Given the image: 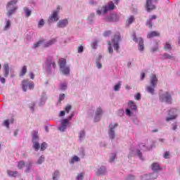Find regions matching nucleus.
<instances>
[{
	"label": "nucleus",
	"instance_id": "55",
	"mask_svg": "<svg viewBox=\"0 0 180 180\" xmlns=\"http://www.w3.org/2000/svg\"><path fill=\"white\" fill-rule=\"evenodd\" d=\"M164 158L168 159L169 158V152H165L164 154Z\"/></svg>",
	"mask_w": 180,
	"mask_h": 180
},
{
	"label": "nucleus",
	"instance_id": "60",
	"mask_svg": "<svg viewBox=\"0 0 180 180\" xmlns=\"http://www.w3.org/2000/svg\"><path fill=\"white\" fill-rule=\"evenodd\" d=\"M115 158H116V155H113V156L110 158V162H113V161H115Z\"/></svg>",
	"mask_w": 180,
	"mask_h": 180
},
{
	"label": "nucleus",
	"instance_id": "38",
	"mask_svg": "<svg viewBox=\"0 0 180 180\" xmlns=\"http://www.w3.org/2000/svg\"><path fill=\"white\" fill-rule=\"evenodd\" d=\"M46 148H47V143H46V142H44L41 145V151H44V150H46Z\"/></svg>",
	"mask_w": 180,
	"mask_h": 180
},
{
	"label": "nucleus",
	"instance_id": "28",
	"mask_svg": "<svg viewBox=\"0 0 180 180\" xmlns=\"http://www.w3.org/2000/svg\"><path fill=\"white\" fill-rule=\"evenodd\" d=\"M102 113H103V110H102V108H101V107L98 108L96 111V117L101 116Z\"/></svg>",
	"mask_w": 180,
	"mask_h": 180
},
{
	"label": "nucleus",
	"instance_id": "61",
	"mask_svg": "<svg viewBox=\"0 0 180 180\" xmlns=\"http://www.w3.org/2000/svg\"><path fill=\"white\" fill-rule=\"evenodd\" d=\"M30 78H31V79H34V74H33V73H30Z\"/></svg>",
	"mask_w": 180,
	"mask_h": 180
},
{
	"label": "nucleus",
	"instance_id": "30",
	"mask_svg": "<svg viewBox=\"0 0 180 180\" xmlns=\"http://www.w3.org/2000/svg\"><path fill=\"white\" fill-rule=\"evenodd\" d=\"M24 11L25 13V16H27V18H29V16H30V15H32V11L29 10V8H25Z\"/></svg>",
	"mask_w": 180,
	"mask_h": 180
},
{
	"label": "nucleus",
	"instance_id": "32",
	"mask_svg": "<svg viewBox=\"0 0 180 180\" xmlns=\"http://www.w3.org/2000/svg\"><path fill=\"white\" fill-rule=\"evenodd\" d=\"M18 9V7H13V9L9 10L7 13V16H12L13 13Z\"/></svg>",
	"mask_w": 180,
	"mask_h": 180
},
{
	"label": "nucleus",
	"instance_id": "36",
	"mask_svg": "<svg viewBox=\"0 0 180 180\" xmlns=\"http://www.w3.org/2000/svg\"><path fill=\"white\" fill-rule=\"evenodd\" d=\"M122 82H119L117 84H115L114 89L115 91H120V85H121Z\"/></svg>",
	"mask_w": 180,
	"mask_h": 180
},
{
	"label": "nucleus",
	"instance_id": "43",
	"mask_svg": "<svg viewBox=\"0 0 180 180\" xmlns=\"http://www.w3.org/2000/svg\"><path fill=\"white\" fill-rule=\"evenodd\" d=\"M9 27H11V21L8 20L7 22H6V25L4 27V30H8V29H9Z\"/></svg>",
	"mask_w": 180,
	"mask_h": 180
},
{
	"label": "nucleus",
	"instance_id": "62",
	"mask_svg": "<svg viewBox=\"0 0 180 180\" xmlns=\"http://www.w3.org/2000/svg\"><path fill=\"white\" fill-rule=\"evenodd\" d=\"M137 155L139 157V158H141V151H140L139 150H137Z\"/></svg>",
	"mask_w": 180,
	"mask_h": 180
},
{
	"label": "nucleus",
	"instance_id": "25",
	"mask_svg": "<svg viewBox=\"0 0 180 180\" xmlns=\"http://www.w3.org/2000/svg\"><path fill=\"white\" fill-rule=\"evenodd\" d=\"M134 22V16L131 15L127 20V26L129 27L131 23Z\"/></svg>",
	"mask_w": 180,
	"mask_h": 180
},
{
	"label": "nucleus",
	"instance_id": "26",
	"mask_svg": "<svg viewBox=\"0 0 180 180\" xmlns=\"http://www.w3.org/2000/svg\"><path fill=\"white\" fill-rule=\"evenodd\" d=\"M18 4V0H12L11 1L8 2L7 4V9L12 8L14 5Z\"/></svg>",
	"mask_w": 180,
	"mask_h": 180
},
{
	"label": "nucleus",
	"instance_id": "63",
	"mask_svg": "<svg viewBox=\"0 0 180 180\" xmlns=\"http://www.w3.org/2000/svg\"><path fill=\"white\" fill-rule=\"evenodd\" d=\"M176 129H178V127L176 126V124H173L172 130H176Z\"/></svg>",
	"mask_w": 180,
	"mask_h": 180
},
{
	"label": "nucleus",
	"instance_id": "54",
	"mask_svg": "<svg viewBox=\"0 0 180 180\" xmlns=\"http://www.w3.org/2000/svg\"><path fill=\"white\" fill-rule=\"evenodd\" d=\"M111 33H112V32H110V31H105L103 34V36H104V37H108V36H109Z\"/></svg>",
	"mask_w": 180,
	"mask_h": 180
},
{
	"label": "nucleus",
	"instance_id": "8",
	"mask_svg": "<svg viewBox=\"0 0 180 180\" xmlns=\"http://www.w3.org/2000/svg\"><path fill=\"white\" fill-rule=\"evenodd\" d=\"M17 167L18 169H22L24 167H26L27 169H25V172H27L28 171H30V168H32V163L29 162L25 164L24 161L21 160L18 162Z\"/></svg>",
	"mask_w": 180,
	"mask_h": 180
},
{
	"label": "nucleus",
	"instance_id": "35",
	"mask_svg": "<svg viewBox=\"0 0 180 180\" xmlns=\"http://www.w3.org/2000/svg\"><path fill=\"white\" fill-rule=\"evenodd\" d=\"M172 46H171V44H169V42H166L165 46H164V49L165 50H171Z\"/></svg>",
	"mask_w": 180,
	"mask_h": 180
},
{
	"label": "nucleus",
	"instance_id": "4",
	"mask_svg": "<svg viewBox=\"0 0 180 180\" xmlns=\"http://www.w3.org/2000/svg\"><path fill=\"white\" fill-rule=\"evenodd\" d=\"M119 126V124L115 123L114 125L112 124H110L108 127L110 128L109 131H108V136L110 137V139H111V140H113V139H115V129H116V127H117Z\"/></svg>",
	"mask_w": 180,
	"mask_h": 180
},
{
	"label": "nucleus",
	"instance_id": "58",
	"mask_svg": "<svg viewBox=\"0 0 180 180\" xmlns=\"http://www.w3.org/2000/svg\"><path fill=\"white\" fill-rule=\"evenodd\" d=\"M108 51H109V53H110V54H112V53H113V48H112V46H110L108 47Z\"/></svg>",
	"mask_w": 180,
	"mask_h": 180
},
{
	"label": "nucleus",
	"instance_id": "59",
	"mask_svg": "<svg viewBox=\"0 0 180 180\" xmlns=\"http://www.w3.org/2000/svg\"><path fill=\"white\" fill-rule=\"evenodd\" d=\"M59 116L60 117L65 116V111L64 110L60 111Z\"/></svg>",
	"mask_w": 180,
	"mask_h": 180
},
{
	"label": "nucleus",
	"instance_id": "48",
	"mask_svg": "<svg viewBox=\"0 0 180 180\" xmlns=\"http://www.w3.org/2000/svg\"><path fill=\"white\" fill-rule=\"evenodd\" d=\"M4 125L7 127V129H9V120H6L4 122Z\"/></svg>",
	"mask_w": 180,
	"mask_h": 180
},
{
	"label": "nucleus",
	"instance_id": "9",
	"mask_svg": "<svg viewBox=\"0 0 180 180\" xmlns=\"http://www.w3.org/2000/svg\"><path fill=\"white\" fill-rule=\"evenodd\" d=\"M120 41V34H117L114 36V38L112 39V42L114 43V49L117 51H119V42Z\"/></svg>",
	"mask_w": 180,
	"mask_h": 180
},
{
	"label": "nucleus",
	"instance_id": "12",
	"mask_svg": "<svg viewBox=\"0 0 180 180\" xmlns=\"http://www.w3.org/2000/svg\"><path fill=\"white\" fill-rule=\"evenodd\" d=\"M58 20V11H53V14L49 18V22H57Z\"/></svg>",
	"mask_w": 180,
	"mask_h": 180
},
{
	"label": "nucleus",
	"instance_id": "1",
	"mask_svg": "<svg viewBox=\"0 0 180 180\" xmlns=\"http://www.w3.org/2000/svg\"><path fill=\"white\" fill-rule=\"evenodd\" d=\"M157 84H158V78L157 77V75H152L150 76V86H146L147 92L151 94V95H154V89H155V86H157Z\"/></svg>",
	"mask_w": 180,
	"mask_h": 180
},
{
	"label": "nucleus",
	"instance_id": "56",
	"mask_svg": "<svg viewBox=\"0 0 180 180\" xmlns=\"http://www.w3.org/2000/svg\"><path fill=\"white\" fill-rule=\"evenodd\" d=\"M96 46H98V41H95L93 42V44H92V47H93V49H96Z\"/></svg>",
	"mask_w": 180,
	"mask_h": 180
},
{
	"label": "nucleus",
	"instance_id": "31",
	"mask_svg": "<svg viewBox=\"0 0 180 180\" xmlns=\"http://www.w3.org/2000/svg\"><path fill=\"white\" fill-rule=\"evenodd\" d=\"M18 9V7H13V9L9 10L7 13V16H12L13 13Z\"/></svg>",
	"mask_w": 180,
	"mask_h": 180
},
{
	"label": "nucleus",
	"instance_id": "52",
	"mask_svg": "<svg viewBox=\"0 0 180 180\" xmlns=\"http://www.w3.org/2000/svg\"><path fill=\"white\" fill-rule=\"evenodd\" d=\"M65 98V94H60L59 96V101L61 102V101H64V98Z\"/></svg>",
	"mask_w": 180,
	"mask_h": 180
},
{
	"label": "nucleus",
	"instance_id": "2",
	"mask_svg": "<svg viewBox=\"0 0 180 180\" xmlns=\"http://www.w3.org/2000/svg\"><path fill=\"white\" fill-rule=\"evenodd\" d=\"M58 64L62 74L64 75H68V74H70V67L65 66L67 64V60L64 58H61L60 59Z\"/></svg>",
	"mask_w": 180,
	"mask_h": 180
},
{
	"label": "nucleus",
	"instance_id": "17",
	"mask_svg": "<svg viewBox=\"0 0 180 180\" xmlns=\"http://www.w3.org/2000/svg\"><path fill=\"white\" fill-rule=\"evenodd\" d=\"M67 25H68V20L65 19V20H59V22H58V27H65V26H67Z\"/></svg>",
	"mask_w": 180,
	"mask_h": 180
},
{
	"label": "nucleus",
	"instance_id": "16",
	"mask_svg": "<svg viewBox=\"0 0 180 180\" xmlns=\"http://www.w3.org/2000/svg\"><path fill=\"white\" fill-rule=\"evenodd\" d=\"M160 32L157 31H151L147 34L148 39H153V37H160Z\"/></svg>",
	"mask_w": 180,
	"mask_h": 180
},
{
	"label": "nucleus",
	"instance_id": "42",
	"mask_svg": "<svg viewBox=\"0 0 180 180\" xmlns=\"http://www.w3.org/2000/svg\"><path fill=\"white\" fill-rule=\"evenodd\" d=\"M163 56L165 57V58H167L169 60H171V58H174V56H172L168 53H164Z\"/></svg>",
	"mask_w": 180,
	"mask_h": 180
},
{
	"label": "nucleus",
	"instance_id": "53",
	"mask_svg": "<svg viewBox=\"0 0 180 180\" xmlns=\"http://www.w3.org/2000/svg\"><path fill=\"white\" fill-rule=\"evenodd\" d=\"M94 18H95V13H91L90 14V15L88 17L89 20H90V22L92 21V19H94Z\"/></svg>",
	"mask_w": 180,
	"mask_h": 180
},
{
	"label": "nucleus",
	"instance_id": "64",
	"mask_svg": "<svg viewBox=\"0 0 180 180\" xmlns=\"http://www.w3.org/2000/svg\"><path fill=\"white\" fill-rule=\"evenodd\" d=\"M96 65L98 68H102V65L101 63H97Z\"/></svg>",
	"mask_w": 180,
	"mask_h": 180
},
{
	"label": "nucleus",
	"instance_id": "37",
	"mask_svg": "<svg viewBox=\"0 0 180 180\" xmlns=\"http://www.w3.org/2000/svg\"><path fill=\"white\" fill-rule=\"evenodd\" d=\"M44 26V20L41 19L38 22V27H43Z\"/></svg>",
	"mask_w": 180,
	"mask_h": 180
},
{
	"label": "nucleus",
	"instance_id": "51",
	"mask_svg": "<svg viewBox=\"0 0 180 180\" xmlns=\"http://www.w3.org/2000/svg\"><path fill=\"white\" fill-rule=\"evenodd\" d=\"M82 51H84V46H78L77 52L78 53H82Z\"/></svg>",
	"mask_w": 180,
	"mask_h": 180
},
{
	"label": "nucleus",
	"instance_id": "3",
	"mask_svg": "<svg viewBox=\"0 0 180 180\" xmlns=\"http://www.w3.org/2000/svg\"><path fill=\"white\" fill-rule=\"evenodd\" d=\"M132 39L134 41H136V43H139V51H144V40H143L141 38H136L135 33L133 34Z\"/></svg>",
	"mask_w": 180,
	"mask_h": 180
},
{
	"label": "nucleus",
	"instance_id": "13",
	"mask_svg": "<svg viewBox=\"0 0 180 180\" xmlns=\"http://www.w3.org/2000/svg\"><path fill=\"white\" fill-rule=\"evenodd\" d=\"M68 119H64L62 120L61 125L59 127L58 129L60 131H65V129H67V126L69 124Z\"/></svg>",
	"mask_w": 180,
	"mask_h": 180
},
{
	"label": "nucleus",
	"instance_id": "15",
	"mask_svg": "<svg viewBox=\"0 0 180 180\" xmlns=\"http://www.w3.org/2000/svg\"><path fill=\"white\" fill-rule=\"evenodd\" d=\"M105 20L106 22H117V20H119V18H117V15L112 14L109 17H107L105 18Z\"/></svg>",
	"mask_w": 180,
	"mask_h": 180
},
{
	"label": "nucleus",
	"instance_id": "57",
	"mask_svg": "<svg viewBox=\"0 0 180 180\" xmlns=\"http://www.w3.org/2000/svg\"><path fill=\"white\" fill-rule=\"evenodd\" d=\"M144 78H146V73L145 72H142L141 74V79L143 81V79H144Z\"/></svg>",
	"mask_w": 180,
	"mask_h": 180
},
{
	"label": "nucleus",
	"instance_id": "40",
	"mask_svg": "<svg viewBox=\"0 0 180 180\" xmlns=\"http://www.w3.org/2000/svg\"><path fill=\"white\" fill-rule=\"evenodd\" d=\"M72 106L71 105H68L65 108V110L66 112V113H70V110H71L72 109Z\"/></svg>",
	"mask_w": 180,
	"mask_h": 180
},
{
	"label": "nucleus",
	"instance_id": "50",
	"mask_svg": "<svg viewBox=\"0 0 180 180\" xmlns=\"http://www.w3.org/2000/svg\"><path fill=\"white\" fill-rule=\"evenodd\" d=\"M135 99H136V101H140L141 99V95L140 94V93H138L135 96Z\"/></svg>",
	"mask_w": 180,
	"mask_h": 180
},
{
	"label": "nucleus",
	"instance_id": "44",
	"mask_svg": "<svg viewBox=\"0 0 180 180\" xmlns=\"http://www.w3.org/2000/svg\"><path fill=\"white\" fill-rule=\"evenodd\" d=\"M77 180H84V174L80 173L77 175Z\"/></svg>",
	"mask_w": 180,
	"mask_h": 180
},
{
	"label": "nucleus",
	"instance_id": "14",
	"mask_svg": "<svg viewBox=\"0 0 180 180\" xmlns=\"http://www.w3.org/2000/svg\"><path fill=\"white\" fill-rule=\"evenodd\" d=\"M146 9L148 12L155 9V6L153 4V0H146Z\"/></svg>",
	"mask_w": 180,
	"mask_h": 180
},
{
	"label": "nucleus",
	"instance_id": "29",
	"mask_svg": "<svg viewBox=\"0 0 180 180\" xmlns=\"http://www.w3.org/2000/svg\"><path fill=\"white\" fill-rule=\"evenodd\" d=\"M34 143V148L35 150V151H39V148H40V143H39L38 142H36V141H33Z\"/></svg>",
	"mask_w": 180,
	"mask_h": 180
},
{
	"label": "nucleus",
	"instance_id": "20",
	"mask_svg": "<svg viewBox=\"0 0 180 180\" xmlns=\"http://www.w3.org/2000/svg\"><path fill=\"white\" fill-rule=\"evenodd\" d=\"M152 169L154 171V172H157V171L161 170V167H160L158 163L155 162L152 165Z\"/></svg>",
	"mask_w": 180,
	"mask_h": 180
},
{
	"label": "nucleus",
	"instance_id": "27",
	"mask_svg": "<svg viewBox=\"0 0 180 180\" xmlns=\"http://www.w3.org/2000/svg\"><path fill=\"white\" fill-rule=\"evenodd\" d=\"M36 140H39V132L34 131L32 132V141H36Z\"/></svg>",
	"mask_w": 180,
	"mask_h": 180
},
{
	"label": "nucleus",
	"instance_id": "34",
	"mask_svg": "<svg viewBox=\"0 0 180 180\" xmlns=\"http://www.w3.org/2000/svg\"><path fill=\"white\" fill-rule=\"evenodd\" d=\"M59 175H60V172H58V170L55 171L53 174V180H57V178L58 177Z\"/></svg>",
	"mask_w": 180,
	"mask_h": 180
},
{
	"label": "nucleus",
	"instance_id": "41",
	"mask_svg": "<svg viewBox=\"0 0 180 180\" xmlns=\"http://www.w3.org/2000/svg\"><path fill=\"white\" fill-rule=\"evenodd\" d=\"M43 162H44V156H41L37 161V164L40 165V164H43Z\"/></svg>",
	"mask_w": 180,
	"mask_h": 180
},
{
	"label": "nucleus",
	"instance_id": "46",
	"mask_svg": "<svg viewBox=\"0 0 180 180\" xmlns=\"http://www.w3.org/2000/svg\"><path fill=\"white\" fill-rule=\"evenodd\" d=\"M126 114L127 116H131V115H133V112H131V110H130V109L127 108L126 109Z\"/></svg>",
	"mask_w": 180,
	"mask_h": 180
},
{
	"label": "nucleus",
	"instance_id": "18",
	"mask_svg": "<svg viewBox=\"0 0 180 180\" xmlns=\"http://www.w3.org/2000/svg\"><path fill=\"white\" fill-rule=\"evenodd\" d=\"M128 106L129 107V109H131V110H134L135 112L136 110H137V105H136V103H134V102H133L132 101H129Z\"/></svg>",
	"mask_w": 180,
	"mask_h": 180
},
{
	"label": "nucleus",
	"instance_id": "39",
	"mask_svg": "<svg viewBox=\"0 0 180 180\" xmlns=\"http://www.w3.org/2000/svg\"><path fill=\"white\" fill-rule=\"evenodd\" d=\"M146 26H148L149 29L153 28V22H151V20H148L146 22Z\"/></svg>",
	"mask_w": 180,
	"mask_h": 180
},
{
	"label": "nucleus",
	"instance_id": "10",
	"mask_svg": "<svg viewBox=\"0 0 180 180\" xmlns=\"http://www.w3.org/2000/svg\"><path fill=\"white\" fill-rule=\"evenodd\" d=\"M113 9H115V4H113V1H110L108 3V6L102 7L103 13H106L108 11H113Z\"/></svg>",
	"mask_w": 180,
	"mask_h": 180
},
{
	"label": "nucleus",
	"instance_id": "22",
	"mask_svg": "<svg viewBox=\"0 0 180 180\" xmlns=\"http://www.w3.org/2000/svg\"><path fill=\"white\" fill-rule=\"evenodd\" d=\"M26 72H27V66L24 65L20 72V77L25 76L26 75Z\"/></svg>",
	"mask_w": 180,
	"mask_h": 180
},
{
	"label": "nucleus",
	"instance_id": "7",
	"mask_svg": "<svg viewBox=\"0 0 180 180\" xmlns=\"http://www.w3.org/2000/svg\"><path fill=\"white\" fill-rule=\"evenodd\" d=\"M160 101L161 102H166V103H171V95L168 92H165L160 96Z\"/></svg>",
	"mask_w": 180,
	"mask_h": 180
},
{
	"label": "nucleus",
	"instance_id": "33",
	"mask_svg": "<svg viewBox=\"0 0 180 180\" xmlns=\"http://www.w3.org/2000/svg\"><path fill=\"white\" fill-rule=\"evenodd\" d=\"M43 43H44V39H41V40L39 41L37 43L34 44L33 48L37 49V47H39V46H40V44H43Z\"/></svg>",
	"mask_w": 180,
	"mask_h": 180
},
{
	"label": "nucleus",
	"instance_id": "6",
	"mask_svg": "<svg viewBox=\"0 0 180 180\" xmlns=\"http://www.w3.org/2000/svg\"><path fill=\"white\" fill-rule=\"evenodd\" d=\"M46 67H47V72H50L51 70H56V62H54L51 58H49L46 60L45 63Z\"/></svg>",
	"mask_w": 180,
	"mask_h": 180
},
{
	"label": "nucleus",
	"instance_id": "47",
	"mask_svg": "<svg viewBox=\"0 0 180 180\" xmlns=\"http://www.w3.org/2000/svg\"><path fill=\"white\" fill-rule=\"evenodd\" d=\"M60 89H62L63 91L67 89V84H66V83L61 84Z\"/></svg>",
	"mask_w": 180,
	"mask_h": 180
},
{
	"label": "nucleus",
	"instance_id": "5",
	"mask_svg": "<svg viewBox=\"0 0 180 180\" xmlns=\"http://www.w3.org/2000/svg\"><path fill=\"white\" fill-rule=\"evenodd\" d=\"M27 87L29 88V89H33L34 88V84L30 83L27 79L22 80V88L24 92H26V91H27Z\"/></svg>",
	"mask_w": 180,
	"mask_h": 180
},
{
	"label": "nucleus",
	"instance_id": "19",
	"mask_svg": "<svg viewBox=\"0 0 180 180\" xmlns=\"http://www.w3.org/2000/svg\"><path fill=\"white\" fill-rule=\"evenodd\" d=\"M56 41H57V39L53 38V39L49 40L45 44H44V47H49L50 46H53V44H55L56 43Z\"/></svg>",
	"mask_w": 180,
	"mask_h": 180
},
{
	"label": "nucleus",
	"instance_id": "21",
	"mask_svg": "<svg viewBox=\"0 0 180 180\" xmlns=\"http://www.w3.org/2000/svg\"><path fill=\"white\" fill-rule=\"evenodd\" d=\"M4 77H8V75H9V65H8V63L4 65Z\"/></svg>",
	"mask_w": 180,
	"mask_h": 180
},
{
	"label": "nucleus",
	"instance_id": "24",
	"mask_svg": "<svg viewBox=\"0 0 180 180\" xmlns=\"http://www.w3.org/2000/svg\"><path fill=\"white\" fill-rule=\"evenodd\" d=\"M106 172V168L105 167H100L96 172L97 175H103Z\"/></svg>",
	"mask_w": 180,
	"mask_h": 180
},
{
	"label": "nucleus",
	"instance_id": "23",
	"mask_svg": "<svg viewBox=\"0 0 180 180\" xmlns=\"http://www.w3.org/2000/svg\"><path fill=\"white\" fill-rule=\"evenodd\" d=\"M7 174L8 176L16 177L18 173L17 171L7 170Z\"/></svg>",
	"mask_w": 180,
	"mask_h": 180
},
{
	"label": "nucleus",
	"instance_id": "49",
	"mask_svg": "<svg viewBox=\"0 0 180 180\" xmlns=\"http://www.w3.org/2000/svg\"><path fill=\"white\" fill-rule=\"evenodd\" d=\"M79 161V158L78 156H74L72 159V162H75Z\"/></svg>",
	"mask_w": 180,
	"mask_h": 180
},
{
	"label": "nucleus",
	"instance_id": "45",
	"mask_svg": "<svg viewBox=\"0 0 180 180\" xmlns=\"http://www.w3.org/2000/svg\"><path fill=\"white\" fill-rule=\"evenodd\" d=\"M79 137L80 140L81 139H84V137H85V131H81Z\"/></svg>",
	"mask_w": 180,
	"mask_h": 180
},
{
	"label": "nucleus",
	"instance_id": "11",
	"mask_svg": "<svg viewBox=\"0 0 180 180\" xmlns=\"http://www.w3.org/2000/svg\"><path fill=\"white\" fill-rule=\"evenodd\" d=\"M169 115L170 117H168L166 119V121L169 122V120H174V119H176V109L173 108L169 110Z\"/></svg>",
	"mask_w": 180,
	"mask_h": 180
}]
</instances>
